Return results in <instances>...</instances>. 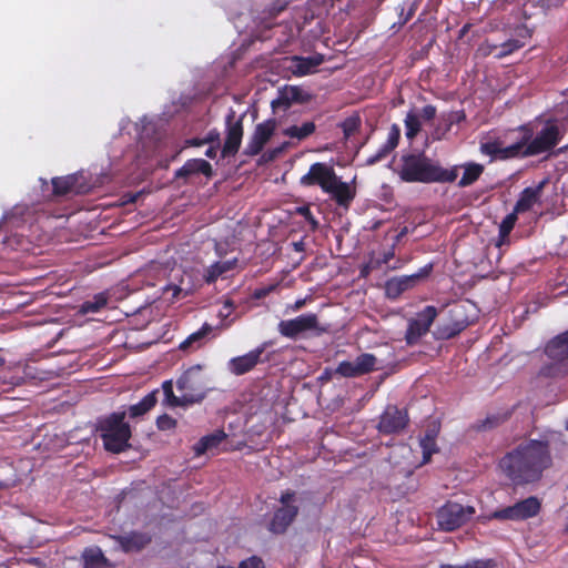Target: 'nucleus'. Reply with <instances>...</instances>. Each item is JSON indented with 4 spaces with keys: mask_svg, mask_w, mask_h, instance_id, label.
<instances>
[{
    "mask_svg": "<svg viewBox=\"0 0 568 568\" xmlns=\"http://www.w3.org/2000/svg\"><path fill=\"white\" fill-rule=\"evenodd\" d=\"M415 10H416L415 4H412V7L409 8V10L407 12H404V9L402 8L400 13H399V20H398L399 27L405 26L414 17Z\"/></svg>",
    "mask_w": 568,
    "mask_h": 568,
    "instance_id": "obj_51",
    "label": "nucleus"
},
{
    "mask_svg": "<svg viewBox=\"0 0 568 568\" xmlns=\"http://www.w3.org/2000/svg\"><path fill=\"white\" fill-rule=\"evenodd\" d=\"M567 151H568V144H567V145H564V146H561V148H559V149H557L556 151L550 152V153L545 158V160H547V159H549V158H551V156H558L559 154H562V153H565V152H567Z\"/></svg>",
    "mask_w": 568,
    "mask_h": 568,
    "instance_id": "obj_58",
    "label": "nucleus"
},
{
    "mask_svg": "<svg viewBox=\"0 0 568 568\" xmlns=\"http://www.w3.org/2000/svg\"><path fill=\"white\" fill-rule=\"evenodd\" d=\"M377 358L371 353H363L358 355L354 361L341 362L335 373L346 378H354L362 375H366L375 371Z\"/></svg>",
    "mask_w": 568,
    "mask_h": 568,
    "instance_id": "obj_11",
    "label": "nucleus"
},
{
    "mask_svg": "<svg viewBox=\"0 0 568 568\" xmlns=\"http://www.w3.org/2000/svg\"><path fill=\"white\" fill-rule=\"evenodd\" d=\"M395 256L394 246H392L388 251L383 253L382 262L387 264Z\"/></svg>",
    "mask_w": 568,
    "mask_h": 568,
    "instance_id": "obj_55",
    "label": "nucleus"
},
{
    "mask_svg": "<svg viewBox=\"0 0 568 568\" xmlns=\"http://www.w3.org/2000/svg\"><path fill=\"white\" fill-rule=\"evenodd\" d=\"M203 142L220 145V132L216 129L211 130L203 139Z\"/></svg>",
    "mask_w": 568,
    "mask_h": 568,
    "instance_id": "obj_53",
    "label": "nucleus"
},
{
    "mask_svg": "<svg viewBox=\"0 0 568 568\" xmlns=\"http://www.w3.org/2000/svg\"><path fill=\"white\" fill-rule=\"evenodd\" d=\"M225 438L226 434L222 429L203 436L193 447L195 456H201L206 452L216 448Z\"/></svg>",
    "mask_w": 568,
    "mask_h": 568,
    "instance_id": "obj_25",
    "label": "nucleus"
},
{
    "mask_svg": "<svg viewBox=\"0 0 568 568\" xmlns=\"http://www.w3.org/2000/svg\"><path fill=\"white\" fill-rule=\"evenodd\" d=\"M409 422L406 410L399 409L395 405H388L379 416L377 429L385 435L398 434L407 426Z\"/></svg>",
    "mask_w": 568,
    "mask_h": 568,
    "instance_id": "obj_13",
    "label": "nucleus"
},
{
    "mask_svg": "<svg viewBox=\"0 0 568 568\" xmlns=\"http://www.w3.org/2000/svg\"><path fill=\"white\" fill-rule=\"evenodd\" d=\"M328 190L329 191H326V193L331 195L332 200H334L338 206L345 210L349 209L356 196L355 186H351L347 182H343L338 176Z\"/></svg>",
    "mask_w": 568,
    "mask_h": 568,
    "instance_id": "obj_20",
    "label": "nucleus"
},
{
    "mask_svg": "<svg viewBox=\"0 0 568 568\" xmlns=\"http://www.w3.org/2000/svg\"><path fill=\"white\" fill-rule=\"evenodd\" d=\"M237 568H266L264 561L258 556H251L242 560Z\"/></svg>",
    "mask_w": 568,
    "mask_h": 568,
    "instance_id": "obj_50",
    "label": "nucleus"
},
{
    "mask_svg": "<svg viewBox=\"0 0 568 568\" xmlns=\"http://www.w3.org/2000/svg\"><path fill=\"white\" fill-rule=\"evenodd\" d=\"M271 344V342H264L255 349L242 356L231 358L227 363L230 372L236 376H241L251 372L261 362L262 354Z\"/></svg>",
    "mask_w": 568,
    "mask_h": 568,
    "instance_id": "obj_15",
    "label": "nucleus"
},
{
    "mask_svg": "<svg viewBox=\"0 0 568 568\" xmlns=\"http://www.w3.org/2000/svg\"><path fill=\"white\" fill-rule=\"evenodd\" d=\"M120 546L123 552H138L145 548L152 537L146 532L131 531L126 535L111 536Z\"/></svg>",
    "mask_w": 568,
    "mask_h": 568,
    "instance_id": "obj_19",
    "label": "nucleus"
},
{
    "mask_svg": "<svg viewBox=\"0 0 568 568\" xmlns=\"http://www.w3.org/2000/svg\"><path fill=\"white\" fill-rule=\"evenodd\" d=\"M220 145H212L205 151V155L210 159H215Z\"/></svg>",
    "mask_w": 568,
    "mask_h": 568,
    "instance_id": "obj_57",
    "label": "nucleus"
},
{
    "mask_svg": "<svg viewBox=\"0 0 568 568\" xmlns=\"http://www.w3.org/2000/svg\"><path fill=\"white\" fill-rule=\"evenodd\" d=\"M213 327L209 323H204L200 329L190 334L179 346L181 351H187L190 348L196 349L202 346L204 338L212 333Z\"/></svg>",
    "mask_w": 568,
    "mask_h": 568,
    "instance_id": "obj_28",
    "label": "nucleus"
},
{
    "mask_svg": "<svg viewBox=\"0 0 568 568\" xmlns=\"http://www.w3.org/2000/svg\"><path fill=\"white\" fill-rule=\"evenodd\" d=\"M549 183V179L545 178L535 187H526L521 191L518 201L516 202L514 211L523 213L529 211L532 205L539 201L545 186Z\"/></svg>",
    "mask_w": 568,
    "mask_h": 568,
    "instance_id": "obj_22",
    "label": "nucleus"
},
{
    "mask_svg": "<svg viewBox=\"0 0 568 568\" xmlns=\"http://www.w3.org/2000/svg\"><path fill=\"white\" fill-rule=\"evenodd\" d=\"M520 145L517 140L506 145V141L498 136L493 141L480 142V152L493 160H509L520 158Z\"/></svg>",
    "mask_w": 568,
    "mask_h": 568,
    "instance_id": "obj_14",
    "label": "nucleus"
},
{
    "mask_svg": "<svg viewBox=\"0 0 568 568\" xmlns=\"http://www.w3.org/2000/svg\"><path fill=\"white\" fill-rule=\"evenodd\" d=\"M196 174H203L206 178H212V165L204 159H190L175 172V179H183L186 181Z\"/></svg>",
    "mask_w": 568,
    "mask_h": 568,
    "instance_id": "obj_21",
    "label": "nucleus"
},
{
    "mask_svg": "<svg viewBox=\"0 0 568 568\" xmlns=\"http://www.w3.org/2000/svg\"><path fill=\"white\" fill-rule=\"evenodd\" d=\"M479 314L480 310L477 305L473 301L464 298V328L474 324L479 318Z\"/></svg>",
    "mask_w": 568,
    "mask_h": 568,
    "instance_id": "obj_42",
    "label": "nucleus"
},
{
    "mask_svg": "<svg viewBox=\"0 0 568 568\" xmlns=\"http://www.w3.org/2000/svg\"><path fill=\"white\" fill-rule=\"evenodd\" d=\"M518 520H525L538 515L541 508L539 499L530 496L514 505Z\"/></svg>",
    "mask_w": 568,
    "mask_h": 568,
    "instance_id": "obj_24",
    "label": "nucleus"
},
{
    "mask_svg": "<svg viewBox=\"0 0 568 568\" xmlns=\"http://www.w3.org/2000/svg\"><path fill=\"white\" fill-rule=\"evenodd\" d=\"M545 354L552 362L540 368V376L555 377L568 373V329L556 335L546 344Z\"/></svg>",
    "mask_w": 568,
    "mask_h": 568,
    "instance_id": "obj_7",
    "label": "nucleus"
},
{
    "mask_svg": "<svg viewBox=\"0 0 568 568\" xmlns=\"http://www.w3.org/2000/svg\"><path fill=\"white\" fill-rule=\"evenodd\" d=\"M176 388L187 406L201 403L207 394L206 378L203 366L197 364L189 367L176 381Z\"/></svg>",
    "mask_w": 568,
    "mask_h": 568,
    "instance_id": "obj_6",
    "label": "nucleus"
},
{
    "mask_svg": "<svg viewBox=\"0 0 568 568\" xmlns=\"http://www.w3.org/2000/svg\"><path fill=\"white\" fill-rule=\"evenodd\" d=\"M158 390L146 394L139 403L129 407L126 414L130 418H138L150 412L158 402Z\"/></svg>",
    "mask_w": 568,
    "mask_h": 568,
    "instance_id": "obj_27",
    "label": "nucleus"
},
{
    "mask_svg": "<svg viewBox=\"0 0 568 568\" xmlns=\"http://www.w3.org/2000/svg\"><path fill=\"white\" fill-rule=\"evenodd\" d=\"M428 332L422 324L412 320L408 324L405 339L408 345H414L418 342V339Z\"/></svg>",
    "mask_w": 568,
    "mask_h": 568,
    "instance_id": "obj_38",
    "label": "nucleus"
},
{
    "mask_svg": "<svg viewBox=\"0 0 568 568\" xmlns=\"http://www.w3.org/2000/svg\"><path fill=\"white\" fill-rule=\"evenodd\" d=\"M83 175L70 174L52 179L53 194L64 196L68 194H85L90 191V185L85 183Z\"/></svg>",
    "mask_w": 568,
    "mask_h": 568,
    "instance_id": "obj_17",
    "label": "nucleus"
},
{
    "mask_svg": "<svg viewBox=\"0 0 568 568\" xmlns=\"http://www.w3.org/2000/svg\"><path fill=\"white\" fill-rule=\"evenodd\" d=\"M523 135L517 139L520 145V158L536 156L541 153H550L560 142L566 129L555 118L546 120L544 126L536 134L530 124H521L517 129Z\"/></svg>",
    "mask_w": 568,
    "mask_h": 568,
    "instance_id": "obj_2",
    "label": "nucleus"
},
{
    "mask_svg": "<svg viewBox=\"0 0 568 568\" xmlns=\"http://www.w3.org/2000/svg\"><path fill=\"white\" fill-rule=\"evenodd\" d=\"M490 518L498 520H518L514 505L494 511Z\"/></svg>",
    "mask_w": 568,
    "mask_h": 568,
    "instance_id": "obj_45",
    "label": "nucleus"
},
{
    "mask_svg": "<svg viewBox=\"0 0 568 568\" xmlns=\"http://www.w3.org/2000/svg\"><path fill=\"white\" fill-rule=\"evenodd\" d=\"M469 28H470V24H468V23L464 24V29H463L464 37L467 34Z\"/></svg>",
    "mask_w": 568,
    "mask_h": 568,
    "instance_id": "obj_63",
    "label": "nucleus"
},
{
    "mask_svg": "<svg viewBox=\"0 0 568 568\" xmlns=\"http://www.w3.org/2000/svg\"><path fill=\"white\" fill-rule=\"evenodd\" d=\"M437 433L434 429L427 430L424 437L419 440V446L423 453L422 465L429 463L432 455L437 453V444H436Z\"/></svg>",
    "mask_w": 568,
    "mask_h": 568,
    "instance_id": "obj_32",
    "label": "nucleus"
},
{
    "mask_svg": "<svg viewBox=\"0 0 568 568\" xmlns=\"http://www.w3.org/2000/svg\"><path fill=\"white\" fill-rule=\"evenodd\" d=\"M277 332L281 336L290 339L304 337L307 333H311V336L320 337L329 333V325L321 324L315 313H304L294 318L280 321Z\"/></svg>",
    "mask_w": 568,
    "mask_h": 568,
    "instance_id": "obj_5",
    "label": "nucleus"
},
{
    "mask_svg": "<svg viewBox=\"0 0 568 568\" xmlns=\"http://www.w3.org/2000/svg\"><path fill=\"white\" fill-rule=\"evenodd\" d=\"M162 389L165 396V402L168 405L172 407H186V404L184 403L182 398V394L180 396H176L173 392V382L164 381L162 384Z\"/></svg>",
    "mask_w": 568,
    "mask_h": 568,
    "instance_id": "obj_40",
    "label": "nucleus"
},
{
    "mask_svg": "<svg viewBox=\"0 0 568 568\" xmlns=\"http://www.w3.org/2000/svg\"><path fill=\"white\" fill-rule=\"evenodd\" d=\"M305 101L306 99L302 89L298 87H286L280 92L278 98L272 101V108H282L286 111L293 103H303Z\"/></svg>",
    "mask_w": 568,
    "mask_h": 568,
    "instance_id": "obj_23",
    "label": "nucleus"
},
{
    "mask_svg": "<svg viewBox=\"0 0 568 568\" xmlns=\"http://www.w3.org/2000/svg\"><path fill=\"white\" fill-rule=\"evenodd\" d=\"M276 122L273 119L258 123L246 144L244 154L248 156L257 155L274 134Z\"/></svg>",
    "mask_w": 568,
    "mask_h": 568,
    "instance_id": "obj_16",
    "label": "nucleus"
},
{
    "mask_svg": "<svg viewBox=\"0 0 568 568\" xmlns=\"http://www.w3.org/2000/svg\"><path fill=\"white\" fill-rule=\"evenodd\" d=\"M295 497L296 493L290 489L281 494L280 503L282 506L274 511L268 523L267 528L271 532L282 535L293 524L298 515V507L292 504Z\"/></svg>",
    "mask_w": 568,
    "mask_h": 568,
    "instance_id": "obj_8",
    "label": "nucleus"
},
{
    "mask_svg": "<svg viewBox=\"0 0 568 568\" xmlns=\"http://www.w3.org/2000/svg\"><path fill=\"white\" fill-rule=\"evenodd\" d=\"M305 305V300H297L293 306H291V310L296 312L301 310Z\"/></svg>",
    "mask_w": 568,
    "mask_h": 568,
    "instance_id": "obj_60",
    "label": "nucleus"
},
{
    "mask_svg": "<svg viewBox=\"0 0 568 568\" xmlns=\"http://www.w3.org/2000/svg\"><path fill=\"white\" fill-rule=\"evenodd\" d=\"M436 108L432 104H427L425 105L422 111H420V116L425 120V121H432L435 116H436Z\"/></svg>",
    "mask_w": 568,
    "mask_h": 568,
    "instance_id": "obj_52",
    "label": "nucleus"
},
{
    "mask_svg": "<svg viewBox=\"0 0 568 568\" xmlns=\"http://www.w3.org/2000/svg\"><path fill=\"white\" fill-rule=\"evenodd\" d=\"M464 568H498L494 559H473L464 564Z\"/></svg>",
    "mask_w": 568,
    "mask_h": 568,
    "instance_id": "obj_47",
    "label": "nucleus"
},
{
    "mask_svg": "<svg viewBox=\"0 0 568 568\" xmlns=\"http://www.w3.org/2000/svg\"><path fill=\"white\" fill-rule=\"evenodd\" d=\"M273 290L272 286L267 287V288H258V290H255L254 292V297L256 298H263L265 297L271 291Z\"/></svg>",
    "mask_w": 568,
    "mask_h": 568,
    "instance_id": "obj_56",
    "label": "nucleus"
},
{
    "mask_svg": "<svg viewBox=\"0 0 568 568\" xmlns=\"http://www.w3.org/2000/svg\"><path fill=\"white\" fill-rule=\"evenodd\" d=\"M432 271L433 265L427 264L423 266L417 273L388 280L385 285L386 295L390 298L399 297V295L405 291L413 288L422 280L426 278Z\"/></svg>",
    "mask_w": 568,
    "mask_h": 568,
    "instance_id": "obj_12",
    "label": "nucleus"
},
{
    "mask_svg": "<svg viewBox=\"0 0 568 568\" xmlns=\"http://www.w3.org/2000/svg\"><path fill=\"white\" fill-rule=\"evenodd\" d=\"M361 118L357 114L351 115L346 118L341 124V129L343 130L344 138L348 140L352 135L361 129Z\"/></svg>",
    "mask_w": 568,
    "mask_h": 568,
    "instance_id": "obj_41",
    "label": "nucleus"
},
{
    "mask_svg": "<svg viewBox=\"0 0 568 568\" xmlns=\"http://www.w3.org/2000/svg\"><path fill=\"white\" fill-rule=\"evenodd\" d=\"M400 139V129L397 124H393L389 129L387 141L385 142L393 151L398 145Z\"/></svg>",
    "mask_w": 568,
    "mask_h": 568,
    "instance_id": "obj_49",
    "label": "nucleus"
},
{
    "mask_svg": "<svg viewBox=\"0 0 568 568\" xmlns=\"http://www.w3.org/2000/svg\"><path fill=\"white\" fill-rule=\"evenodd\" d=\"M437 521L443 530L452 531L462 526V505L447 503L437 514Z\"/></svg>",
    "mask_w": 568,
    "mask_h": 568,
    "instance_id": "obj_18",
    "label": "nucleus"
},
{
    "mask_svg": "<svg viewBox=\"0 0 568 568\" xmlns=\"http://www.w3.org/2000/svg\"><path fill=\"white\" fill-rule=\"evenodd\" d=\"M551 465L549 443L535 439L518 445L499 462V467L515 485L538 481Z\"/></svg>",
    "mask_w": 568,
    "mask_h": 568,
    "instance_id": "obj_1",
    "label": "nucleus"
},
{
    "mask_svg": "<svg viewBox=\"0 0 568 568\" xmlns=\"http://www.w3.org/2000/svg\"><path fill=\"white\" fill-rule=\"evenodd\" d=\"M336 178L337 175L333 166L323 162H316L301 178L300 183L303 186H320L326 193V191H329L328 189H331L332 183L336 181Z\"/></svg>",
    "mask_w": 568,
    "mask_h": 568,
    "instance_id": "obj_10",
    "label": "nucleus"
},
{
    "mask_svg": "<svg viewBox=\"0 0 568 568\" xmlns=\"http://www.w3.org/2000/svg\"><path fill=\"white\" fill-rule=\"evenodd\" d=\"M324 61L323 55L294 57L293 72L297 75H306L313 72Z\"/></svg>",
    "mask_w": 568,
    "mask_h": 568,
    "instance_id": "obj_26",
    "label": "nucleus"
},
{
    "mask_svg": "<svg viewBox=\"0 0 568 568\" xmlns=\"http://www.w3.org/2000/svg\"><path fill=\"white\" fill-rule=\"evenodd\" d=\"M458 176L457 166L444 169L434 165L423 154H404L402 156V166L399 178L405 182H453Z\"/></svg>",
    "mask_w": 568,
    "mask_h": 568,
    "instance_id": "obj_3",
    "label": "nucleus"
},
{
    "mask_svg": "<svg viewBox=\"0 0 568 568\" xmlns=\"http://www.w3.org/2000/svg\"><path fill=\"white\" fill-rule=\"evenodd\" d=\"M524 47V42L518 39H509L503 42L500 45H494V50L496 51L495 57L501 59L506 55L511 54L514 51Z\"/></svg>",
    "mask_w": 568,
    "mask_h": 568,
    "instance_id": "obj_39",
    "label": "nucleus"
},
{
    "mask_svg": "<svg viewBox=\"0 0 568 568\" xmlns=\"http://www.w3.org/2000/svg\"><path fill=\"white\" fill-rule=\"evenodd\" d=\"M189 143H190V145H193V146H201V145L206 144L205 142H203V139H197V138L190 140Z\"/></svg>",
    "mask_w": 568,
    "mask_h": 568,
    "instance_id": "obj_61",
    "label": "nucleus"
},
{
    "mask_svg": "<svg viewBox=\"0 0 568 568\" xmlns=\"http://www.w3.org/2000/svg\"><path fill=\"white\" fill-rule=\"evenodd\" d=\"M294 248L297 252H302L304 250V243L303 242H296L294 243Z\"/></svg>",
    "mask_w": 568,
    "mask_h": 568,
    "instance_id": "obj_62",
    "label": "nucleus"
},
{
    "mask_svg": "<svg viewBox=\"0 0 568 568\" xmlns=\"http://www.w3.org/2000/svg\"><path fill=\"white\" fill-rule=\"evenodd\" d=\"M404 124L406 138L410 141L414 140L422 129L418 115L414 111H409L405 116Z\"/></svg>",
    "mask_w": 568,
    "mask_h": 568,
    "instance_id": "obj_37",
    "label": "nucleus"
},
{
    "mask_svg": "<svg viewBox=\"0 0 568 568\" xmlns=\"http://www.w3.org/2000/svg\"><path fill=\"white\" fill-rule=\"evenodd\" d=\"M176 419H174L168 414L160 415L156 418V427L162 432L174 429L176 427Z\"/></svg>",
    "mask_w": 568,
    "mask_h": 568,
    "instance_id": "obj_46",
    "label": "nucleus"
},
{
    "mask_svg": "<svg viewBox=\"0 0 568 568\" xmlns=\"http://www.w3.org/2000/svg\"><path fill=\"white\" fill-rule=\"evenodd\" d=\"M126 412H113L106 416L100 417L97 422V432L99 433L103 447L112 454H120L128 450L132 430L129 423L125 422Z\"/></svg>",
    "mask_w": 568,
    "mask_h": 568,
    "instance_id": "obj_4",
    "label": "nucleus"
},
{
    "mask_svg": "<svg viewBox=\"0 0 568 568\" xmlns=\"http://www.w3.org/2000/svg\"><path fill=\"white\" fill-rule=\"evenodd\" d=\"M517 214L515 211L507 214L501 223L499 224V234H498V240L496 242V246L497 247H501L504 245H509L510 244V233L516 224V221H517Z\"/></svg>",
    "mask_w": 568,
    "mask_h": 568,
    "instance_id": "obj_30",
    "label": "nucleus"
},
{
    "mask_svg": "<svg viewBox=\"0 0 568 568\" xmlns=\"http://www.w3.org/2000/svg\"><path fill=\"white\" fill-rule=\"evenodd\" d=\"M108 304V295L105 293H98L92 300L84 301L81 304L80 311L83 314L97 313Z\"/></svg>",
    "mask_w": 568,
    "mask_h": 568,
    "instance_id": "obj_35",
    "label": "nucleus"
},
{
    "mask_svg": "<svg viewBox=\"0 0 568 568\" xmlns=\"http://www.w3.org/2000/svg\"><path fill=\"white\" fill-rule=\"evenodd\" d=\"M288 6V0H276L272 8H271V14L276 16Z\"/></svg>",
    "mask_w": 568,
    "mask_h": 568,
    "instance_id": "obj_54",
    "label": "nucleus"
},
{
    "mask_svg": "<svg viewBox=\"0 0 568 568\" xmlns=\"http://www.w3.org/2000/svg\"><path fill=\"white\" fill-rule=\"evenodd\" d=\"M440 568H462V566L442 565Z\"/></svg>",
    "mask_w": 568,
    "mask_h": 568,
    "instance_id": "obj_64",
    "label": "nucleus"
},
{
    "mask_svg": "<svg viewBox=\"0 0 568 568\" xmlns=\"http://www.w3.org/2000/svg\"><path fill=\"white\" fill-rule=\"evenodd\" d=\"M485 166L476 162L464 163V186L475 183L484 173Z\"/></svg>",
    "mask_w": 568,
    "mask_h": 568,
    "instance_id": "obj_36",
    "label": "nucleus"
},
{
    "mask_svg": "<svg viewBox=\"0 0 568 568\" xmlns=\"http://www.w3.org/2000/svg\"><path fill=\"white\" fill-rule=\"evenodd\" d=\"M475 514V509L471 506L464 507V521L469 519Z\"/></svg>",
    "mask_w": 568,
    "mask_h": 568,
    "instance_id": "obj_59",
    "label": "nucleus"
},
{
    "mask_svg": "<svg viewBox=\"0 0 568 568\" xmlns=\"http://www.w3.org/2000/svg\"><path fill=\"white\" fill-rule=\"evenodd\" d=\"M244 115L236 118L234 109H229L225 116L226 136L222 148L223 158L234 156L239 152L243 138Z\"/></svg>",
    "mask_w": 568,
    "mask_h": 568,
    "instance_id": "obj_9",
    "label": "nucleus"
},
{
    "mask_svg": "<svg viewBox=\"0 0 568 568\" xmlns=\"http://www.w3.org/2000/svg\"><path fill=\"white\" fill-rule=\"evenodd\" d=\"M237 263V260L234 258L232 261L216 262L212 264L205 275V281L207 283H214L221 275L227 273L233 270Z\"/></svg>",
    "mask_w": 568,
    "mask_h": 568,
    "instance_id": "obj_34",
    "label": "nucleus"
},
{
    "mask_svg": "<svg viewBox=\"0 0 568 568\" xmlns=\"http://www.w3.org/2000/svg\"><path fill=\"white\" fill-rule=\"evenodd\" d=\"M510 415H511L510 412L488 415L485 419L471 425L469 427V429H473L476 432H481V430L486 432V430L494 429V428L500 426L501 424H504L506 420H508Z\"/></svg>",
    "mask_w": 568,
    "mask_h": 568,
    "instance_id": "obj_31",
    "label": "nucleus"
},
{
    "mask_svg": "<svg viewBox=\"0 0 568 568\" xmlns=\"http://www.w3.org/2000/svg\"><path fill=\"white\" fill-rule=\"evenodd\" d=\"M316 130V125L312 121L304 122L302 125H291L283 130V134L291 139H296L298 141L305 140L310 135H312Z\"/></svg>",
    "mask_w": 568,
    "mask_h": 568,
    "instance_id": "obj_33",
    "label": "nucleus"
},
{
    "mask_svg": "<svg viewBox=\"0 0 568 568\" xmlns=\"http://www.w3.org/2000/svg\"><path fill=\"white\" fill-rule=\"evenodd\" d=\"M295 213L297 215H301L303 216L307 222L308 224L311 225V230L314 232L318 229L320 226V223L318 221L316 220V217L314 216V214L312 213L311 209L308 205H302V206H297L295 209Z\"/></svg>",
    "mask_w": 568,
    "mask_h": 568,
    "instance_id": "obj_44",
    "label": "nucleus"
},
{
    "mask_svg": "<svg viewBox=\"0 0 568 568\" xmlns=\"http://www.w3.org/2000/svg\"><path fill=\"white\" fill-rule=\"evenodd\" d=\"M83 568H104L108 558L99 547L85 548L82 552Z\"/></svg>",
    "mask_w": 568,
    "mask_h": 568,
    "instance_id": "obj_29",
    "label": "nucleus"
},
{
    "mask_svg": "<svg viewBox=\"0 0 568 568\" xmlns=\"http://www.w3.org/2000/svg\"><path fill=\"white\" fill-rule=\"evenodd\" d=\"M436 316L437 310L434 306H426L422 312L417 314L414 321L422 324L425 328L429 331Z\"/></svg>",
    "mask_w": 568,
    "mask_h": 568,
    "instance_id": "obj_43",
    "label": "nucleus"
},
{
    "mask_svg": "<svg viewBox=\"0 0 568 568\" xmlns=\"http://www.w3.org/2000/svg\"><path fill=\"white\" fill-rule=\"evenodd\" d=\"M393 150L385 143L377 150V152L366 160L367 165H374L384 160Z\"/></svg>",
    "mask_w": 568,
    "mask_h": 568,
    "instance_id": "obj_48",
    "label": "nucleus"
}]
</instances>
